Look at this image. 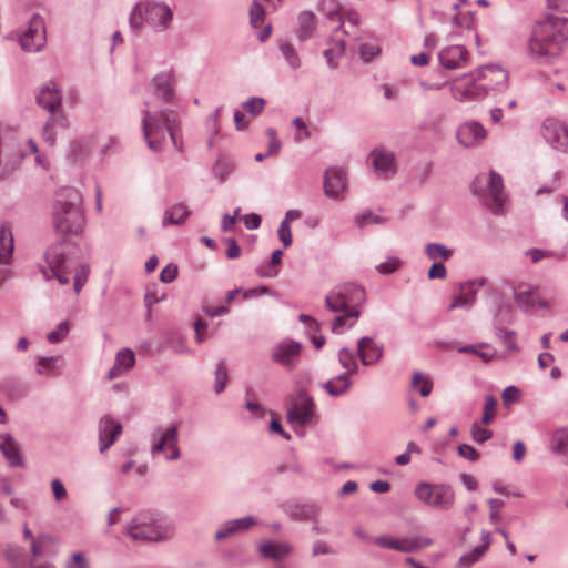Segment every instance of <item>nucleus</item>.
Wrapping results in <instances>:
<instances>
[{"mask_svg":"<svg viewBox=\"0 0 568 568\" xmlns=\"http://www.w3.org/2000/svg\"><path fill=\"white\" fill-rule=\"evenodd\" d=\"M568 40V20L548 16L537 21L527 42L528 55L540 62L558 57Z\"/></svg>","mask_w":568,"mask_h":568,"instance_id":"f257e3e1","label":"nucleus"},{"mask_svg":"<svg viewBox=\"0 0 568 568\" xmlns=\"http://www.w3.org/2000/svg\"><path fill=\"white\" fill-rule=\"evenodd\" d=\"M365 300V292L361 286L345 284L336 287L326 296L327 307L335 313H341L332 323V332L342 334L345 327H352L358 320L359 305Z\"/></svg>","mask_w":568,"mask_h":568,"instance_id":"f03ea898","label":"nucleus"},{"mask_svg":"<svg viewBox=\"0 0 568 568\" xmlns=\"http://www.w3.org/2000/svg\"><path fill=\"white\" fill-rule=\"evenodd\" d=\"M81 194L72 187L61 190L53 205V224L63 236L79 235L84 227Z\"/></svg>","mask_w":568,"mask_h":568,"instance_id":"7ed1b4c3","label":"nucleus"},{"mask_svg":"<svg viewBox=\"0 0 568 568\" xmlns=\"http://www.w3.org/2000/svg\"><path fill=\"white\" fill-rule=\"evenodd\" d=\"M142 130L148 145L153 151L162 149L163 141L165 140V131L169 132L173 144L181 149L179 142L175 120L172 113L168 111H152L146 109L143 112Z\"/></svg>","mask_w":568,"mask_h":568,"instance_id":"20e7f679","label":"nucleus"},{"mask_svg":"<svg viewBox=\"0 0 568 568\" xmlns=\"http://www.w3.org/2000/svg\"><path fill=\"white\" fill-rule=\"evenodd\" d=\"M173 13L169 6L162 2H153L150 0L139 2L131 16L130 24L132 28H140L143 22H148L154 27L168 28L172 21Z\"/></svg>","mask_w":568,"mask_h":568,"instance_id":"39448f33","label":"nucleus"},{"mask_svg":"<svg viewBox=\"0 0 568 568\" xmlns=\"http://www.w3.org/2000/svg\"><path fill=\"white\" fill-rule=\"evenodd\" d=\"M414 495L423 505L447 510L455 503V493L450 486L422 481L416 485Z\"/></svg>","mask_w":568,"mask_h":568,"instance_id":"423d86ee","label":"nucleus"},{"mask_svg":"<svg viewBox=\"0 0 568 568\" xmlns=\"http://www.w3.org/2000/svg\"><path fill=\"white\" fill-rule=\"evenodd\" d=\"M450 93L459 102L479 101L486 97L475 71L455 79L450 84Z\"/></svg>","mask_w":568,"mask_h":568,"instance_id":"0eeeda50","label":"nucleus"},{"mask_svg":"<svg viewBox=\"0 0 568 568\" xmlns=\"http://www.w3.org/2000/svg\"><path fill=\"white\" fill-rule=\"evenodd\" d=\"M45 280L57 278L61 285L70 282L65 257L61 244H54L45 252V266H41Z\"/></svg>","mask_w":568,"mask_h":568,"instance_id":"6e6552de","label":"nucleus"},{"mask_svg":"<svg viewBox=\"0 0 568 568\" xmlns=\"http://www.w3.org/2000/svg\"><path fill=\"white\" fill-rule=\"evenodd\" d=\"M375 544L382 548L392 549L400 552L419 551L433 544V540L422 536H405L396 538L384 535L375 539Z\"/></svg>","mask_w":568,"mask_h":568,"instance_id":"1a4fd4ad","label":"nucleus"},{"mask_svg":"<svg viewBox=\"0 0 568 568\" xmlns=\"http://www.w3.org/2000/svg\"><path fill=\"white\" fill-rule=\"evenodd\" d=\"M45 43L44 21L40 16H33L27 30L20 37V44L23 50L37 52Z\"/></svg>","mask_w":568,"mask_h":568,"instance_id":"9d476101","label":"nucleus"},{"mask_svg":"<svg viewBox=\"0 0 568 568\" xmlns=\"http://www.w3.org/2000/svg\"><path fill=\"white\" fill-rule=\"evenodd\" d=\"M475 73L481 83V87L485 89V95H487L490 90H497L505 87L508 81V72L500 65L496 64L480 67L475 70Z\"/></svg>","mask_w":568,"mask_h":568,"instance_id":"9b49d317","label":"nucleus"},{"mask_svg":"<svg viewBox=\"0 0 568 568\" xmlns=\"http://www.w3.org/2000/svg\"><path fill=\"white\" fill-rule=\"evenodd\" d=\"M128 535L138 541H158L164 538L161 528L154 523H146L135 517L126 528Z\"/></svg>","mask_w":568,"mask_h":568,"instance_id":"f8f14e48","label":"nucleus"},{"mask_svg":"<svg viewBox=\"0 0 568 568\" xmlns=\"http://www.w3.org/2000/svg\"><path fill=\"white\" fill-rule=\"evenodd\" d=\"M542 135L555 149L568 151V126L565 123L547 119L542 124Z\"/></svg>","mask_w":568,"mask_h":568,"instance_id":"ddd939ff","label":"nucleus"},{"mask_svg":"<svg viewBox=\"0 0 568 568\" xmlns=\"http://www.w3.org/2000/svg\"><path fill=\"white\" fill-rule=\"evenodd\" d=\"M313 408L312 399L304 393H300L287 412V418L291 423L305 425L312 419Z\"/></svg>","mask_w":568,"mask_h":568,"instance_id":"4468645a","label":"nucleus"},{"mask_svg":"<svg viewBox=\"0 0 568 568\" xmlns=\"http://www.w3.org/2000/svg\"><path fill=\"white\" fill-rule=\"evenodd\" d=\"M514 297L519 305L525 307H549V303L540 298L537 288L527 283H518L514 286Z\"/></svg>","mask_w":568,"mask_h":568,"instance_id":"2eb2a0df","label":"nucleus"},{"mask_svg":"<svg viewBox=\"0 0 568 568\" xmlns=\"http://www.w3.org/2000/svg\"><path fill=\"white\" fill-rule=\"evenodd\" d=\"M122 433V425L109 416H104L99 423L100 452H105Z\"/></svg>","mask_w":568,"mask_h":568,"instance_id":"dca6fc26","label":"nucleus"},{"mask_svg":"<svg viewBox=\"0 0 568 568\" xmlns=\"http://www.w3.org/2000/svg\"><path fill=\"white\" fill-rule=\"evenodd\" d=\"M485 138L486 131L483 125L477 122L464 123L457 131L458 142L466 148L476 146Z\"/></svg>","mask_w":568,"mask_h":568,"instance_id":"f3484780","label":"nucleus"},{"mask_svg":"<svg viewBox=\"0 0 568 568\" xmlns=\"http://www.w3.org/2000/svg\"><path fill=\"white\" fill-rule=\"evenodd\" d=\"M346 187V174L341 169H329L325 172L324 192L329 197H338Z\"/></svg>","mask_w":568,"mask_h":568,"instance_id":"a211bd4d","label":"nucleus"},{"mask_svg":"<svg viewBox=\"0 0 568 568\" xmlns=\"http://www.w3.org/2000/svg\"><path fill=\"white\" fill-rule=\"evenodd\" d=\"M468 59V51L463 45H450L443 49L439 53L442 64L447 69H457L463 67Z\"/></svg>","mask_w":568,"mask_h":568,"instance_id":"6ab92c4d","label":"nucleus"},{"mask_svg":"<svg viewBox=\"0 0 568 568\" xmlns=\"http://www.w3.org/2000/svg\"><path fill=\"white\" fill-rule=\"evenodd\" d=\"M485 284L484 280L473 281L460 285L459 293L453 297L449 310L469 307L475 301L477 288Z\"/></svg>","mask_w":568,"mask_h":568,"instance_id":"aec40b11","label":"nucleus"},{"mask_svg":"<svg viewBox=\"0 0 568 568\" xmlns=\"http://www.w3.org/2000/svg\"><path fill=\"white\" fill-rule=\"evenodd\" d=\"M153 453L171 452L166 455L168 459H176L179 457L178 448V428L175 426L169 427L161 436L156 444L153 445Z\"/></svg>","mask_w":568,"mask_h":568,"instance_id":"412c9836","label":"nucleus"},{"mask_svg":"<svg viewBox=\"0 0 568 568\" xmlns=\"http://www.w3.org/2000/svg\"><path fill=\"white\" fill-rule=\"evenodd\" d=\"M488 196L490 200V209L495 214H498L503 210L505 196L503 193V179L495 172H490L488 179Z\"/></svg>","mask_w":568,"mask_h":568,"instance_id":"4be33fe9","label":"nucleus"},{"mask_svg":"<svg viewBox=\"0 0 568 568\" xmlns=\"http://www.w3.org/2000/svg\"><path fill=\"white\" fill-rule=\"evenodd\" d=\"M0 452L11 466L21 465L20 447L17 440L9 434L0 435Z\"/></svg>","mask_w":568,"mask_h":568,"instance_id":"5701e85b","label":"nucleus"},{"mask_svg":"<svg viewBox=\"0 0 568 568\" xmlns=\"http://www.w3.org/2000/svg\"><path fill=\"white\" fill-rule=\"evenodd\" d=\"M37 101L44 109L52 112L60 105L61 94L54 83H49L41 88Z\"/></svg>","mask_w":568,"mask_h":568,"instance_id":"b1692460","label":"nucleus"},{"mask_svg":"<svg viewBox=\"0 0 568 568\" xmlns=\"http://www.w3.org/2000/svg\"><path fill=\"white\" fill-rule=\"evenodd\" d=\"M301 345L298 343H283L273 354L274 361L286 367H292L294 358L300 354Z\"/></svg>","mask_w":568,"mask_h":568,"instance_id":"393cba45","label":"nucleus"},{"mask_svg":"<svg viewBox=\"0 0 568 568\" xmlns=\"http://www.w3.org/2000/svg\"><path fill=\"white\" fill-rule=\"evenodd\" d=\"M358 353L365 365L376 362L382 356L381 347L368 337H364L358 342Z\"/></svg>","mask_w":568,"mask_h":568,"instance_id":"a878e982","label":"nucleus"},{"mask_svg":"<svg viewBox=\"0 0 568 568\" xmlns=\"http://www.w3.org/2000/svg\"><path fill=\"white\" fill-rule=\"evenodd\" d=\"M371 159L376 172L381 174L394 172V156L392 153L375 150L371 153Z\"/></svg>","mask_w":568,"mask_h":568,"instance_id":"bb28decb","label":"nucleus"},{"mask_svg":"<svg viewBox=\"0 0 568 568\" xmlns=\"http://www.w3.org/2000/svg\"><path fill=\"white\" fill-rule=\"evenodd\" d=\"M13 236L10 229L0 226V265L9 264L13 252Z\"/></svg>","mask_w":568,"mask_h":568,"instance_id":"cd10ccee","label":"nucleus"},{"mask_svg":"<svg viewBox=\"0 0 568 568\" xmlns=\"http://www.w3.org/2000/svg\"><path fill=\"white\" fill-rule=\"evenodd\" d=\"M63 367V359L60 356L41 357L37 363V373L40 375H59Z\"/></svg>","mask_w":568,"mask_h":568,"instance_id":"c85d7f7f","label":"nucleus"},{"mask_svg":"<svg viewBox=\"0 0 568 568\" xmlns=\"http://www.w3.org/2000/svg\"><path fill=\"white\" fill-rule=\"evenodd\" d=\"M550 450L565 458L568 465V428L558 429L550 439Z\"/></svg>","mask_w":568,"mask_h":568,"instance_id":"c756f323","label":"nucleus"},{"mask_svg":"<svg viewBox=\"0 0 568 568\" xmlns=\"http://www.w3.org/2000/svg\"><path fill=\"white\" fill-rule=\"evenodd\" d=\"M253 525H255V520L253 519V517L236 519L234 521L227 523L225 528L217 530L215 534V538L223 539L236 531L246 530Z\"/></svg>","mask_w":568,"mask_h":568,"instance_id":"7c9ffc66","label":"nucleus"},{"mask_svg":"<svg viewBox=\"0 0 568 568\" xmlns=\"http://www.w3.org/2000/svg\"><path fill=\"white\" fill-rule=\"evenodd\" d=\"M315 29V16L312 12L304 11L298 16L297 36L300 40L311 38Z\"/></svg>","mask_w":568,"mask_h":568,"instance_id":"2f4dec72","label":"nucleus"},{"mask_svg":"<svg viewBox=\"0 0 568 568\" xmlns=\"http://www.w3.org/2000/svg\"><path fill=\"white\" fill-rule=\"evenodd\" d=\"M410 385L412 388L417 390L423 397L428 396L433 390L432 379L422 372L414 373Z\"/></svg>","mask_w":568,"mask_h":568,"instance_id":"473e14b6","label":"nucleus"},{"mask_svg":"<svg viewBox=\"0 0 568 568\" xmlns=\"http://www.w3.org/2000/svg\"><path fill=\"white\" fill-rule=\"evenodd\" d=\"M189 214L190 212L183 204L174 205L165 212L163 225L181 224L185 221Z\"/></svg>","mask_w":568,"mask_h":568,"instance_id":"72a5a7b5","label":"nucleus"},{"mask_svg":"<svg viewBox=\"0 0 568 568\" xmlns=\"http://www.w3.org/2000/svg\"><path fill=\"white\" fill-rule=\"evenodd\" d=\"M260 551L264 557L280 559L288 554L290 548L283 544L265 542L260 546Z\"/></svg>","mask_w":568,"mask_h":568,"instance_id":"f704fd0d","label":"nucleus"},{"mask_svg":"<svg viewBox=\"0 0 568 568\" xmlns=\"http://www.w3.org/2000/svg\"><path fill=\"white\" fill-rule=\"evenodd\" d=\"M349 387V381L347 374L339 375L324 384V388L332 396L342 395Z\"/></svg>","mask_w":568,"mask_h":568,"instance_id":"c9c22d12","label":"nucleus"},{"mask_svg":"<svg viewBox=\"0 0 568 568\" xmlns=\"http://www.w3.org/2000/svg\"><path fill=\"white\" fill-rule=\"evenodd\" d=\"M425 252L429 260H448L453 252L448 250L445 245L438 243L427 244L425 247Z\"/></svg>","mask_w":568,"mask_h":568,"instance_id":"e433bc0d","label":"nucleus"},{"mask_svg":"<svg viewBox=\"0 0 568 568\" xmlns=\"http://www.w3.org/2000/svg\"><path fill=\"white\" fill-rule=\"evenodd\" d=\"M156 94L164 101H170L173 97V89L170 83V75H160L155 79Z\"/></svg>","mask_w":568,"mask_h":568,"instance_id":"4c0bfd02","label":"nucleus"},{"mask_svg":"<svg viewBox=\"0 0 568 568\" xmlns=\"http://www.w3.org/2000/svg\"><path fill=\"white\" fill-rule=\"evenodd\" d=\"M280 50L287 63L293 68L297 69L301 65L300 57L295 50V48L288 42H282L280 44Z\"/></svg>","mask_w":568,"mask_h":568,"instance_id":"58836bf2","label":"nucleus"},{"mask_svg":"<svg viewBox=\"0 0 568 568\" xmlns=\"http://www.w3.org/2000/svg\"><path fill=\"white\" fill-rule=\"evenodd\" d=\"M496 415H497V400L491 396H487L485 398L481 423L485 425L490 424L495 419Z\"/></svg>","mask_w":568,"mask_h":568,"instance_id":"ea45409f","label":"nucleus"},{"mask_svg":"<svg viewBox=\"0 0 568 568\" xmlns=\"http://www.w3.org/2000/svg\"><path fill=\"white\" fill-rule=\"evenodd\" d=\"M385 222V219L381 215L374 214L371 211L363 212L362 214L355 217V223L358 227L363 229L369 224H382Z\"/></svg>","mask_w":568,"mask_h":568,"instance_id":"a19ab883","label":"nucleus"},{"mask_svg":"<svg viewBox=\"0 0 568 568\" xmlns=\"http://www.w3.org/2000/svg\"><path fill=\"white\" fill-rule=\"evenodd\" d=\"M115 364L119 365L123 372L131 369L135 364L134 353L130 349L120 351L116 355Z\"/></svg>","mask_w":568,"mask_h":568,"instance_id":"79ce46f5","label":"nucleus"},{"mask_svg":"<svg viewBox=\"0 0 568 568\" xmlns=\"http://www.w3.org/2000/svg\"><path fill=\"white\" fill-rule=\"evenodd\" d=\"M227 383V371L225 362H220L215 372V386L214 389L217 394L224 390Z\"/></svg>","mask_w":568,"mask_h":568,"instance_id":"37998d69","label":"nucleus"},{"mask_svg":"<svg viewBox=\"0 0 568 568\" xmlns=\"http://www.w3.org/2000/svg\"><path fill=\"white\" fill-rule=\"evenodd\" d=\"M265 18V10L258 2H253L250 8V22L253 28H258Z\"/></svg>","mask_w":568,"mask_h":568,"instance_id":"c03bdc74","label":"nucleus"},{"mask_svg":"<svg viewBox=\"0 0 568 568\" xmlns=\"http://www.w3.org/2000/svg\"><path fill=\"white\" fill-rule=\"evenodd\" d=\"M339 362L347 369L348 374H353L356 372L357 362L353 352L348 349H342L339 352Z\"/></svg>","mask_w":568,"mask_h":568,"instance_id":"a18cd8bd","label":"nucleus"},{"mask_svg":"<svg viewBox=\"0 0 568 568\" xmlns=\"http://www.w3.org/2000/svg\"><path fill=\"white\" fill-rule=\"evenodd\" d=\"M282 256H283V252L281 250H275L272 254L270 265L265 268H260L258 275L263 276V277L264 276H268V277L275 276L277 274V271L274 268V266L281 263Z\"/></svg>","mask_w":568,"mask_h":568,"instance_id":"49530a36","label":"nucleus"},{"mask_svg":"<svg viewBox=\"0 0 568 568\" xmlns=\"http://www.w3.org/2000/svg\"><path fill=\"white\" fill-rule=\"evenodd\" d=\"M491 436L493 432L488 428L481 427L478 422H475L471 425V437L476 443H485L490 439Z\"/></svg>","mask_w":568,"mask_h":568,"instance_id":"de8ad7c7","label":"nucleus"},{"mask_svg":"<svg viewBox=\"0 0 568 568\" xmlns=\"http://www.w3.org/2000/svg\"><path fill=\"white\" fill-rule=\"evenodd\" d=\"M488 544H489V540L487 539L486 544L484 546L476 547L471 552L462 557L460 565H463L465 567H469L473 564H475L481 557V555L486 551Z\"/></svg>","mask_w":568,"mask_h":568,"instance_id":"09e8293b","label":"nucleus"},{"mask_svg":"<svg viewBox=\"0 0 568 568\" xmlns=\"http://www.w3.org/2000/svg\"><path fill=\"white\" fill-rule=\"evenodd\" d=\"M265 106V100L262 98H251L243 103V109L253 116L258 115Z\"/></svg>","mask_w":568,"mask_h":568,"instance_id":"8fccbe9b","label":"nucleus"},{"mask_svg":"<svg viewBox=\"0 0 568 568\" xmlns=\"http://www.w3.org/2000/svg\"><path fill=\"white\" fill-rule=\"evenodd\" d=\"M452 23L456 28L470 29L474 24V17L469 12H459L453 17Z\"/></svg>","mask_w":568,"mask_h":568,"instance_id":"3c124183","label":"nucleus"},{"mask_svg":"<svg viewBox=\"0 0 568 568\" xmlns=\"http://www.w3.org/2000/svg\"><path fill=\"white\" fill-rule=\"evenodd\" d=\"M69 332V323L62 322L58 325V327L50 333H48L47 338L50 343H59L62 341Z\"/></svg>","mask_w":568,"mask_h":568,"instance_id":"603ef678","label":"nucleus"},{"mask_svg":"<svg viewBox=\"0 0 568 568\" xmlns=\"http://www.w3.org/2000/svg\"><path fill=\"white\" fill-rule=\"evenodd\" d=\"M89 273H90V270L87 265H81V267L75 273L73 288L77 294L80 292V290L87 283Z\"/></svg>","mask_w":568,"mask_h":568,"instance_id":"864d4df0","label":"nucleus"},{"mask_svg":"<svg viewBox=\"0 0 568 568\" xmlns=\"http://www.w3.org/2000/svg\"><path fill=\"white\" fill-rule=\"evenodd\" d=\"M400 266V261L396 257H389L387 261L378 264L376 270L381 274H392Z\"/></svg>","mask_w":568,"mask_h":568,"instance_id":"5fc2aeb1","label":"nucleus"},{"mask_svg":"<svg viewBox=\"0 0 568 568\" xmlns=\"http://www.w3.org/2000/svg\"><path fill=\"white\" fill-rule=\"evenodd\" d=\"M266 135L268 136L270 144L268 151L266 155H275L280 152L282 148V142L276 136V131L274 129H267Z\"/></svg>","mask_w":568,"mask_h":568,"instance_id":"6e6d98bb","label":"nucleus"},{"mask_svg":"<svg viewBox=\"0 0 568 568\" xmlns=\"http://www.w3.org/2000/svg\"><path fill=\"white\" fill-rule=\"evenodd\" d=\"M381 53V49L375 44H362L359 48V54L363 61L369 62L373 58Z\"/></svg>","mask_w":568,"mask_h":568,"instance_id":"4d7b16f0","label":"nucleus"},{"mask_svg":"<svg viewBox=\"0 0 568 568\" xmlns=\"http://www.w3.org/2000/svg\"><path fill=\"white\" fill-rule=\"evenodd\" d=\"M179 273V268L175 264H168L160 273V280L163 283L173 282Z\"/></svg>","mask_w":568,"mask_h":568,"instance_id":"13d9d810","label":"nucleus"},{"mask_svg":"<svg viewBox=\"0 0 568 568\" xmlns=\"http://www.w3.org/2000/svg\"><path fill=\"white\" fill-rule=\"evenodd\" d=\"M458 454L465 459L476 462L479 458L478 452L470 445L462 444L458 446Z\"/></svg>","mask_w":568,"mask_h":568,"instance_id":"bf43d9fd","label":"nucleus"},{"mask_svg":"<svg viewBox=\"0 0 568 568\" xmlns=\"http://www.w3.org/2000/svg\"><path fill=\"white\" fill-rule=\"evenodd\" d=\"M278 237L282 241L284 247H288L292 244V233L291 226L287 225V222H282L278 227Z\"/></svg>","mask_w":568,"mask_h":568,"instance_id":"052dcab7","label":"nucleus"},{"mask_svg":"<svg viewBox=\"0 0 568 568\" xmlns=\"http://www.w3.org/2000/svg\"><path fill=\"white\" fill-rule=\"evenodd\" d=\"M224 243L227 246V250H226L227 258L234 260V258L240 257L241 248H240V246L237 245V243H236V241L234 239H232V237L224 239Z\"/></svg>","mask_w":568,"mask_h":568,"instance_id":"680f3d73","label":"nucleus"},{"mask_svg":"<svg viewBox=\"0 0 568 568\" xmlns=\"http://www.w3.org/2000/svg\"><path fill=\"white\" fill-rule=\"evenodd\" d=\"M51 487H52V493H53L54 499L57 501H62L67 498L68 493H67L63 484L61 483V480L53 479L51 483Z\"/></svg>","mask_w":568,"mask_h":568,"instance_id":"e2e57ef3","label":"nucleus"},{"mask_svg":"<svg viewBox=\"0 0 568 568\" xmlns=\"http://www.w3.org/2000/svg\"><path fill=\"white\" fill-rule=\"evenodd\" d=\"M43 139L50 145H53L55 142V133H54V119L51 118L43 128Z\"/></svg>","mask_w":568,"mask_h":568,"instance_id":"0e129e2a","label":"nucleus"},{"mask_svg":"<svg viewBox=\"0 0 568 568\" xmlns=\"http://www.w3.org/2000/svg\"><path fill=\"white\" fill-rule=\"evenodd\" d=\"M446 277V268L443 263H434L429 271H428V278L435 280L439 278L443 280Z\"/></svg>","mask_w":568,"mask_h":568,"instance_id":"69168bd1","label":"nucleus"},{"mask_svg":"<svg viewBox=\"0 0 568 568\" xmlns=\"http://www.w3.org/2000/svg\"><path fill=\"white\" fill-rule=\"evenodd\" d=\"M490 508V521L498 523L500 520L499 508L503 505V501L499 499H490L488 501Z\"/></svg>","mask_w":568,"mask_h":568,"instance_id":"338daca9","label":"nucleus"},{"mask_svg":"<svg viewBox=\"0 0 568 568\" xmlns=\"http://www.w3.org/2000/svg\"><path fill=\"white\" fill-rule=\"evenodd\" d=\"M68 568H89V566L81 554H74Z\"/></svg>","mask_w":568,"mask_h":568,"instance_id":"774afa93","label":"nucleus"}]
</instances>
